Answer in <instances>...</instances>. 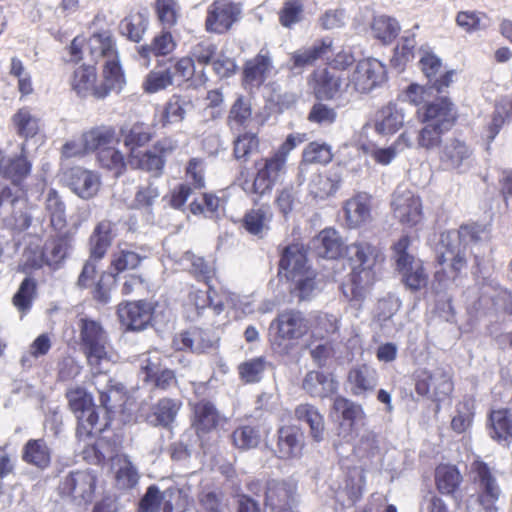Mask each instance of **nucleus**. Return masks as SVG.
<instances>
[{
	"mask_svg": "<svg viewBox=\"0 0 512 512\" xmlns=\"http://www.w3.org/2000/svg\"><path fill=\"white\" fill-rule=\"evenodd\" d=\"M72 89L81 97L92 95L98 99L105 98L110 92H119L124 83H115L110 86L106 77L102 74V81L97 83V73L94 66L81 65L77 67L71 76Z\"/></svg>",
	"mask_w": 512,
	"mask_h": 512,
	"instance_id": "0eeeda50",
	"label": "nucleus"
},
{
	"mask_svg": "<svg viewBox=\"0 0 512 512\" xmlns=\"http://www.w3.org/2000/svg\"><path fill=\"white\" fill-rule=\"evenodd\" d=\"M417 116L421 123L449 131L456 121V110L447 97H440L419 107Z\"/></svg>",
	"mask_w": 512,
	"mask_h": 512,
	"instance_id": "4468645a",
	"label": "nucleus"
},
{
	"mask_svg": "<svg viewBox=\"0 0 512 512\" xmlns=\"http://www.w3.org/2000/svg\"><path fill=\"white\" fill-rule=\"evenodd\" d=\"M350 258L357 263L350 275V294L352 302H361L367 288L375 280L373 270L377 262L383 259L379 249L366 241L355 242L346 247Z\"/></svg>",
	"mask_w": 512,
	"mask_h": 512,
	"instance_id": "20e7f679",
	"label": "nucleus"
},
{
	"mask_svg": "<svg viewBox=\"0 0 512 512\" xmlns=\"http://www.w3.org/2000/svg\"><path fill=\"white\" fill-rule=\"evenodd\" d=\"M304 448V434L296 426H282L278 430L276 453L281 459L300 458Z\"/></svg>",
	"mask_w": 512,
	"mask_h": 512,
	"instance_id": "b1692460",
	"label": "nucleus"
},
{
	"mask_svg": "<svg viewBox=\"0 0 512 512\" xmlns=\"http://www.w3.org/2000/svg\"><path fill=\"white\" fill-rule=\"evenodd\" d=\"M72 248V237L69 233L58 234L49 238L39 256L29 261L32 268H40L44 263L54 269L66 259Z\"/></svg>",
	"mask_w": 512,
	"mask_h": 512,
	"instance_id": "f3484780",
	"label": "nucleus"
},
{
	"mask_svg": "<svg viewBox=\"0 0 512 512\" xmlns=\"http://www.w3.org/2000/svg\"><path fill=\"white\" fill-rule=\"evenodd\" d=\"M345 219L349 227L356 228L371 218V198L367 193H358L344 205Z\"/></svg>",
	"mask_w": 512,
	"mask_h": 512,
	"instance_id": "bb28decb",
	"label": "nucleus"
},
{
	"mask_svg": "<svg viewBox=\"0 0 512 512\" xmlns=\"http://www.w3.org/2000/svg\"><path fill=\"white\" fill-rule=\"evenodd\" d=\"M276 73L272 54L268 48L263 47L256 56L246 61L243 81L245 85L258 88Z\"/></svg>",
	"mask_w": 512,
	"mask_h": 512,
	"instance_id": "dca6fc26",
	"label": "nucleus"
},
{
	"mask_svg": "<svg viewBox=\"0 0 512 512\" xmlns=\"http://www.w3.org/2000/svg\"><path fill=\"white\" fill-rule=\"evenodd\" d=\"M490 435L498 442H508L512 438V419L509 410H493L490 414Z\"/></svg>",
	"mask_w": 512,
	"mask_h": 512,
	"instance_id": "09e8293b",
	"label": "nucleus"
},
{
	"mask_svg": "<svg viewBox=\"0 0 512 512\" xmlns=\"http://www.w3.org/2000/svg\"><path fill=\"white\" fill-rule=\"evenodd\" d=\"M233 444L240 450H249L258 446L260 442L259 431L252 426H241L231 435Z\"/></svg>",
	"mask_w": 512,
	"mask_h": 512,
	"instance_id": "69168bd1",
	"label": "nucleus"
},
{
	"mask_svg": "<svg viewBox=\"0 0 512 512\" xmlns=\"http://www.w3.org/2000/svg\"><path fill=\"white\" fill-rule=\"evenodd\" d=\"M331 47L332 41L326 38L315 42L312 46L298 49L291 54L287 67L294 73H300L305 67L313 65L316 60L328 57Z\"/></svg>",
	"mask_w": 512,
	"mask_h": 512,
	"instance_id": "aec40b11",
	"label": "nucleus"
},
{
	"mask_svg": "<svg viewBox=\"0 0 512 512\" xmlns=\"http://www.w3.org/2000/svg\"><path fill=\"white\" fill-rule=\"evenodd\" d=\"M385 66L375 58H368L358 62L348 77L345 90L352 94L368 93L384 81Z\"/></svg>",
	"mask_w": 512,
	"mask_h": 512,
	"instance_id": "6e6552de",
	"label": "nucleus"
},
{
	"mask_svg": "<svg viewBox=\"0 0 512 512\" xmlns=\"http://www.w3.org/2000/svg\"><path fill=\"white\" fill-rule=\"evenodd\" d=\"M172 68L150 71L143 82L145 92L153 94L174 85Z\"/></svg>",
	"mask_w": 512,
	"mask_h": 512,
	"instance_id": "4d7b16f0",
	"label": "nucleus"
},
{
	"mask_svg": "<svg viewBox=\"0 0 512 512\" xmlns=\"http://www.w3.org/2000/svg\"><path fill=\"white\" fill-rule=\"evenodd\" d=\"M127 163L136 169L148 172L160 173L164 167L165 159L153 149L147 151H133L132 157H128Z\"/></svg>",
	"mask_w": 512,
	"mask_h": 512,
	"instance_id": "8fccbe9b",
	"label": "nucleus"
},
{
	"mask_svg": "<svg viewBox=\"0 0 512 512\" xmlns=\"http://www.w3.org/2000/svg\"><path fill=\"white\" fill-rule=\"evenodd\" d=\"M82 351L87 364L94 374L99 401L107 411L114 408V403L122 399L121 389L110 385L111 379L105 374L112 360L111 345L107 331L100 322L81 318L78 322Z\"/></svg>",
	"mask_w": 512,
	"mask_h": 512,
	"instance_id": "f257e3e1",
	"label": "nucleus"
},
{
	"mask_svg": "<svg viewBox=\"0 0 512 512\" xmlns=\"http://www.w3.org/2000/svg\"><path fill=\"white\" fill-rule=\"evenodd\" d=\"M331 159V147L326 143L311 142L303 151V163L306 164H327Z\"/></svg>",
	"mask_w": 512,
	"mask_h": 512,
	"instance_id": "338daca9",
	"label": "nucleus"
},
{
	"mask_svg": "<svg viewBox=\"0 0 512 512\" xmlns=\"http://www.w3.org/2000/svg\"><path fill=\"white\" fill-rule=\"evenodd\" d=\"M176 42L169 31H161L156 35L150 44L138 47L137 51L142 64L145 67L150 65L151 55L166 56L174 51Z\"/></svg>",
	"mask_w": 512,
	"mask_h": 512,
	"instance_id": "2f4dec72",
	"label": "nucleus"
},
{
	"mask_svg": "<svg viewBox=\"0 0 512 512\" xmlns=\"http://www.w3.org/2000/svg\"><path fill=\"white\" fill-rule=\"evenodd\" d=\"M22 460L44 470L51 463V450L44 439H30L22 449Z\"/></svg>",
	"mask_w": 512,
	"mask_h": 512,
	"instance_id": "e433bc0d",
	"label": "nucleus"
},
{
	"mask_svg": "<svg viewBox=\"0 0 512 512\" xmlns=\"http://www.w3.org/2000/svg\"><path fill=\"white\" fill-rule=\"evenodd\" d=\"M123 143L129 150V156L132 157L133 151H140L138 148L147 144L152 134L150 129L143 123H136L128 129H121Z\"/></svg>",
	"mask_w": 512,
	"mask_h": 512,
	"instance_id": "603ef678",
	"label": "nucleus"
},
{
	"mask_svg": "<svg viewBox=\"0 0 512 512\" xmlns=\"http://www.w3.org/2000/svg\"><path fill=\"white\" fill-rule=\"evenodd\" d=\"M332 408L334 412L341 415V420L347 421L357 426L363 424L365 415L361 405L356 404L342 396H337L334 398Z\"/></svg>",
	"mask_w": 512,
	"mask_h": 512,
	"instance_id": "5fc2aeb1",
	"label": "nucleus"
},
{
	"mask_svg": "<svg viewBox=\"0 0 512 512\" xmlns=\"http://www.w3.org/2000/svg\"><path fill=\"white\" fill-rule=\"evenodd\" d=\"M438 260L441 269L436 271L435 277L440 282L446 280H455L458 273L466 265L465 253L460 249L456 252L454 249L448 248L446 252L441 253Z\"/></svg>",
	"mask_w": 512,
	"mask_h": 512,
	"instance_id": "72a5a7b5",
	"label": "nucleus"
},
{
	"mask_svg": "<svg viewBox=\"0 0 512 512\" xmlns=\"http://www.w3.org/2000/svg\"><path fill=\"white\" fill-rule=\"evenodd\" d=\"M116 485L121 489H131L139 479L138 471L130 459L125 456H118L116 459Z\"/></svg>",
	"mask_w": 512,
	"mask_h": 512,
	"instance_id": "6e6d98bb",
	"label": "nucleus"
},
{
	"mask_svg": "<svg viewBox=\"0 0 512 512\" xmlns=\"http://www.w3.org/2000/svg\"><path fill=\"white\" fill-rule=\"evenodd\" d=\"M280 268L292 282V293L299 301L309 300L319 290L316 272L308 264L306 250L303 245L287 246L281 255Z\"/></svg>",
	"mask_w": 512,
	"mask_h": 512,
	"instance_id": "7ed1b4c3",
	"label": "nucleus"
},
{
	"mask_svg": "<svg viewBox=\"0 0 512 512\" xmlns=\"http://www.w3.org/2000/svg\"><path fill=\"white\" fill-rule=\"evenodd\" d=\"M193 427L197 435L202 437L213 431L221 421V416L214 405L208 401H200L194 406Z\"/></svg>",
	"mask_w": 512,
	"mask_h": 512,
	"instance_id": "c756f323",
	"label": "nucleus"
},
{
	"mask_svg": "<svg viewBox=\"0 0 512 512\" xmlns=\"http://www.w3.org/2000/svg\"><path fill=\"white\" fill-rule=\"evenodd\" d=\"M351 391L354 395H361L371 391L377 384V373L369 366L362 365L353 368L348 375Z\"/></svg>",
	"mask_w": 512,
	"mask_h": 512,
	"instance_id": "79ce46f5",
	"label": "nucleus"
},
{
	"mask_svg": "<svg viewBox=\"0 0 512 512\" xmlns=\"http://www.w3.org/2000/svg\"><path fill=\"white\" fill-rule=\"evenodd\" d=\"M341 178L338 173L314 175L309 183V192L314 198L324 199L334 194L340 186Z\"/></svg>",
	"mask_w": 512,
	"mask_h": 512,
	"instance_id": "a18cd8bd",
	"label": "nucleus"
},
{
	"mask_svg": "<svg viewBox=\"0 0 512 512\" xmlns=\"http://www.w3.org/2000/svg\"><path fill=\"white\" fill-rule=\"evenodd\" d=\"M270 329L275 331L277 339L281 341L298 340L310 329V322L298 310L290 309L281 312L272 321Z\"/></svg>",
	"mask_w": 512,
	"mask_h": 512,
	"instance_id": "ddd939ff",
	"label": "nucleus"
},
{
	"mask_svg": "<svg viewBox=\"0 0 512 512\" xmlns=\"http://www.w3.org/2000/svg\"><path fill=\"white\" fill-rule=\"evenodd\" d=\"M470 472L478 490L479 502L495 503L502 493L497 478L498 471L485 462L476 460L472 463Z\"/></svg>",
	"mask_w": 512,
	"mask_h": 512,
	"instance_id": "f8f14e48",
	"label": "nucleus"
},
{
	"mask_svg": "<svg viewBox=\"0 0 512 512\" xmlns=\"http://www.w3.org/2000/svg\"><path fill=\"white\" fill-rule=\"evenodd\" d=\"M69 49L73 61L82 59L85 53L93 61L103 60V75L110 86H114L115 83H125L116 43L110 31L93 33L86 42L84 38L75 37Z\"/></svg>",
	"mask_w": 512,
	"mask_h": 512,
	"instance_id": "f03ea898",
	"label": "nucleus"
},
{
	"mask_svg": "<svg viewBox=\"0 0 512 512\" xmlns=\"http://www.w3.org/2000/svg\"><path fill=\"white\" fill-rule=\"evenodd\" d=\"M191 102L180 95H172L159 112V123L162 127L181 123L186 116Z\"/></svg>",
	"mask_w": 512,
	"mask_h": 512,
	"instance_id": "f704fd0d",
	"label": "nucleus"
},
{
	"mask_svg": "<svg viewBox=\"0 0 512 512\" xmlns=\"http://www.w3.org/2000/svg\"><path fill=\"white\" fill-rule=\"evenodd\" d=\"M312 248L321 258L337 259L343 254L345 246L335 229L326 228L312 240Z\"/></svg>",
	"mask_w": 512,
	"mask_h": 512,
	"instance_id": "393cba45",
	"label": "nucleus"
},
{
	"mask_svg": "<svg viewBox=\"0 0 512 512\" xmlns=\"http://www.w3.org/2000/svg\"><path fill=\"white\" fill-rule=\"evenodd\" d=\"M114 224L110 220H102L90 236V253L95 260H100L106 254L115 237Z\"/></svg>",
	"mask_w": 512,
	"mask_h": 512,
	"instance_id": "473e14b6",
	"label": "nucleus"
},
{
	"mask_svg": "<svg viewBox=\"0 0 512 512\" xmlns=\"http://www.w3.org/2000/svg\"><path fill=\"white\" fill-rule=\"evenodd\" d=\"M404 111L396 104L389 103L376 114L375 131L380 135H389L397 132L404 123Z\"/></svg>",
	"mask_w": 512,
	"mask_h": 512,
	"instance_id": "c85d7f7f",
	"label": "nucleus"
},
{
	"mask_svg": "<svg viewBox=\"0 0 512 512\" xmlns=\"http://www.w3.org/2000/svg\"><path fill=\"white\" fill-rule=\"evenodd\" d=\"M296 145L295 138L289 135L276 151L262 160L263 164L261 166L257 164V173L253 183L250 185L245 180L242 188L258 195L270 192L273 186L286 174L288 155Z\"/></svg>",
	"mask_w": 512,
	"mask_h": 512,
	"instance_id": "39448f33",
	"label": "nucleus"
},
{
	"mask_svg": "<svg viewBox=\"0 0 512 512\" xmlns=\"http://www.w3.org/2000/svg\"><path fill=\"white\" fill-rule=\"evenodd\" d=\"M273 213L268 205L248 211L243 218V227L252 235L263 237L269 229Z\"/></svg>",
	"mask_w": 512,
	"mask_h": 512,
	"instance_id": "4c0bfd02",
	"label": "nucleus"
},
{
	"mask_svg": "<svg viewBox=\"0 0 512 512\" xmlns=\"http://www.w3.org/2000/svg\"><path fill=\"white\" fill-rule=\"evenodd\" d=\"M97 159L103 168L113 171L116 176L121 175L125 170V158L114 145L98 152Z\"/></svg>",
	"mask_w": 512,
	"mask_h": 512,
	"instance_id": "bf43d9fd",
	"label": "nucleus"
},
{
	"mask_svg": "<svg viewBox=\"0 0 512 512\" xmlns=\"http://www.w3.org/2000/svg\"><path fill=\"white\" fill-rule=\"evenodd\" d=\"M242 9L230 0H215L207 9L205 28L210 33L223 34L239 21Z\"/></svg>",
	"mask_w": 512,
	"mask_h": 512,
	"instance_id": "9b49d317",
	"label": "nucleus"
},
{
	"mask_svg": "<svg viewBox=\"0 0 512 512\" xmlns=\"http://www.w3.org/2000/svg\"><path fill=\"white\" fill-rule=\"evenodd\" d=\"M148 27V17L143 12H132L119 23L120 33L133 42H140Z\"/></svg>",
	"mask_w": 512,
	"mask_h": 512,
	"instance_id": "c03bdc74",
	"label": "nucleus"
},
{
	"mask_svg": "<svg viewBox=\"0 0 512 512\" xmlns=\"http://www.w3.org/2000/svg\"><path fill=\"white\" fill-rule=\"evenodd\" d=\"M121 324L127 330L140 331L147 327L152 317V307L146 301L127 302L118 307Z\"/></svg>",
	"mask_w": 512,
	"mask_h": 512,
	"instance_id": "6ab92c4d",
	"label": "nucleus"
},
{
	"mask_svg": "<svg viewBox=\"0 0 512 512\" xmlns=\"http://www.w3.org/2000/svg\"><path fill=\"white\" fill-rule=\"evenodd\" d=\"M296 503V486L288 482L271 481L268 483L265 505L272 511L292 509Z\"/></svg>",
	"mask_w": 512,
	"mask_h": 512,
	"instance_id": "5701e85b",
	"label": "nucleus"
},
{
	"mask_svg": "<svg viewBox=\"0 0 512 512\" xmlns=\"http://www.w3.org/2000/svg\"><path fill=\"white\" fill-rule=\"evenodd\" d=\"M461 476L455 467L441 466L436 470V483L442 494H452L459 486Z\"/></svg>",
	"mask_w": 512,
	"mask_h": 512,
	"instance_id": "052dcab7",
	"label": "nucleus"
},
{
	"mask_svg": "<svg viewBox=\"0 0 512 512\" xmlns=\"http://www.w3.org/2000/svg\"><path fill=\"white\" fill-rule=\"evenodd\" d=\"M297 420L309 425L310 436L314 442L320 443L325 439L324 418L318 409L311 404H301L295 409Z\"/></svg>",
	"mask_w": 512,
	"mask_h": 512,
	"instance_id": "c9c22d12",
	"label": "nucleus"
},
{
	"mask_svg": "<svg viewBox=\"0 0 512 512\" xmlns=\"http://www.w3.org/2000/svg\"><path fill=\"white\" fill-rule=\"evenodd\" d=\"M314 91L317 97L333 99L342 91L340 75L326 68L318 69L313 73Z\"/></svg>",
	"mask_w": 512,
	"mask_h": 512,
	"instance_id": "7c9ffc66",
	"label": "nucleus"
},
{
	"mask_svg": "<svg viewBox=\"0 0 512 512\" xmlns=\"http://www.w3.org/2000/svg\"><path fill=\"white\" fill-rule=\"evenodd\" d=\"M409 245L410 239L402 236L393 246V258L406 285L413 290H418L426 285L427 275L421 262L407 252Z\"/></svg>",
	"mask_w": 512,
	"mask_h": 512,
	"instance_id": "1a4fd4ad",
	"label": "nucleus"
},
{
	"mask_svg": "<svg viewBox=\"0 0 512 512\" xmlns=\"http://www.w3.org/2000/svg\"><path fill=\"white\" fill-rule=\"evenodd\" d=\"M98 476L94 470H74L64 475L59 482L60 494L76 505H86L93 501Z\"/></svg>",
	"mask_w": 512,
	"mask_h": 512,
	"instance_id": "423d86ee",
	"label": "nucleus"
},
{
	"mask_svg": "<svg viewBox=\"0 0 512 512\" xmlns=\"http://www.w3.org/2000/svg\"><path fill=\"white\" fill-rule=\"evenodd\" d=\"M471 151L458 139H450L439 153L441 166L445 170L464 171L470 165Z\"/></svg>",
	"mask_w": 512,
	"mask_h": 512,
	"instance_id": "412c9836",
	"label": "nucleus"
},
{
	"mask_svg": "<svg viewBox=\"0 0 512 512\" xmlns=\"http://www.w3.org/2000/svg\"><path fill=\"white\" fill-rule=\"evenodd\" d=\"M10 75L17 79V88L21 98L33 93L34 89L31 75L24 67L23 62L17 57L11 59Z\"/></svg>",
	"mask_w": 512,
	"mask_h": 512,
	"instance_id": "0e129e2a",
	"label": "nucleus"
},
{
	"mask_svg": "<svg viewBox=\"0 0 512 512\" xmlns=\"http://www.w3.org/2000/svg\"><path fill=\"white\" fill-rule=\"evenodd\" d=\"M371 31L375 38L384 44L391 43L400 31V25L395 18L378 15L373 18Z\"/></svg>",
	"mask_w": 512,
	"mask_h": 512,
	"instance_id": "3c124183",
	"label": "nucleus"
},
{
	"mask_svg": "<svg viewBox=\"0 0 512 512\" xmlns=\"http://www.w3.org/2000/svg\"><path fill=\"white\" fill-rule=\"evenodd\" d=\"M86 150L101 152L118 142L115 129L111 126H98L83 133Z\"/></svg>",
	"mask_w": 512,
	"mask_h": 512,
	"instance_id": "58836bf2",
	"label": "nucleus"
},
{
	"mask_svg": "<svg viewBox=\"0 0 512 512\" xmlns=\"http://www.w3.org/2000/svg\"><path fill=\"white\" fill-rule=\"evenodd\" d=\"M392 207L395 217L410 226L422 219V203L418 195L404 186H398L393 194Z\"/></svg>",
	"mask_w": 512,
	"mask_h": 512,
	"instance_id": "2eb2a0df",
	"label": "nucleus"
},
{
	"mask_svg": "<svg viewBox=\"0 0 512 512\" xmlns=\"http://www.w3.org/2000/svg\"><path fill=\"white\" fill-rule=\"evenodd\" d=\"M17 133L25 138L36 135L39 129L38 119L28 108L19 109L12 118Z\"/></svg>",
	"mask_w": 512,
	"mask_h": 512,
	"instance_id": "13d9d810",
	"label": "nucleus"
},
{
	"mask_svg": "<svg viewBox=\"0 0 512 512\" xmlns=\"http://www.w3.org/2000/svg\"><path fill=\"white\" fill-rule=\"evenodd\" d=\"M412 138L407 132L401 133L389 147H377L371 152V157L380 165H389L398 154L411 148Z\"/></svg>",
	"mask_w": 512,
	"mask_h": 512,
	"instance_id": "a19ab883",
	"label": "nucleus"
},
{
	"mask_svg": "<svg viewBox=\"0 0 512 512\" xmlns=\"http://www.w3.org/2000/svg\"><path fill=\"white\" fill-rule=\"evenodd\" d=\"M145 258L128 245H119L112 254L111 269L115 275L125 270L137 268Z\"/></svg>",
	"mask_w": 512,
	"mask_h": 512,
	"instance_id": "49530a36",
	"label": "nucleus"
},
{
	"mask_svg": "<svg viewBox=\"0 0 512 512\" xmlns=\"http://www.w3.org/2000/svg\"><path fill=\"white\" fill-rule=\"evenodd\" d=\"M259 138L254 132H239L233 140V155L237 160L248 161L259 149Z\"/></svg>",
	"mask_w": 512,
	"mask_h": 512,
	"instance_id": "864d4df0",
	"label": "nucleus"
},
{
	"mask_svg": "<svg viewBox=\"0 0 512 512\" xmlns=\"http://www.w3.org/2000/svg\"><path fill=\"white\" fill-rule=\"evenodd\" d=\"M181 407V402L176 399L163 398L153 406L152 413L148 416V421L153 425L167 427L174 422Z\"/></svg>",
	"mask_w": 512,
	"mask_h": 512,
	"instance_id": "37998d69",
	"label": "nucleus"
},
{
	"mask_svg": "<svg viewBox=\"0 0 512 512\" xmlns=\"http://www.w3.org/2000/svg\"><path fill=\"white\" fill-rule=\"evenodd\" d=\"M45 211L49 216L50 225L55 231L65 228L66 206L61 196L55 189H49L45 195Z\"/></svg>",
	"mask_w": 512,
	"mask_h": 512,
	"instance_id": "ea45409f",
	"label": "nucleus"
},
{
	"mask_svg": "<svg viewBox=\"0 0 512 512\" xmlns=\"http://www.w3.org/2000/svg\"><path fill=\"white\" fill-rule=\"evenodd\" d=\"M31 162L25 154V145L21 146L19 155H2L0 150V174L14 185H20L30 174Z\"/></svg>",
	"mask_w": 512,
	"mask_h": 512,
	"instance_id": "4be33fe9",
	"label": "nucleus"
},
{
	"mask_svg": "<svg viewBox=\"0 0 512 512\" xmlns=\"http://www.w3.org/2000/svg\"><path fill=\"white\" fill-rule=\"evenodd\" d=\"M218 340L209 333L195 329L183 332L175 337L174 345L179 350L188 349L194 353H206L216 348Z\"/></svg>",
	"mask_w": 512,
	"mask_h": 512,
	"instance_id": "a878e982",
	"label": "nucleus"
},
{
	"mask_svg": "<svg viewBox=\"0 0 512 512\" xmlns=\"http://www.w3.org/2000/svg\"><path fill=\"white\" fill-rule=\"evenodd\" d=\"M302 387L312 397L325 398L337 391L338 383L332 374L310 371L304 377Z\"/></svg>",
	"mask_w": 512,
	"mask_h": 512,
	"instance_id": "cd10ccee",
	"label": "nucleus"
},
{
	"mask_svg": "<svg viewBox=\"0 0 512 512\" xmlns=\"http://www.w3.org/2000/svg\"><path fill=\"white\" fill-rule=\"evenodd\" d=\"M198 503L203 512H224L227 503L222 492L203 490L198 495Z\"/></svg>",
	"mask_w": 512,
	"mask_h": 512,
	"instance_id": "774afa93",
	"label": "nucleus"
},
{
	"mask_svg": "<svg viewBox=\"0 0 512 512\" xmlns=\"http://www.w3.org/2000/svg\"><path fill=\"white\" fill-rule=\"evenodd\" d=\"M415 46L416 40L413 34L402 37L401 43L395 48L393 58L391 59L392 65L398 71H402L404 66L414 58Z\"/></svg>",
	"mask_w": 512,
	"mask_h": 512,
	"instance_id": "e2e57ef3",
	"label": "nucleus"
},
{
	"mask_svg": "<svg viewBox=\"0 0 512 512\" xmlns=\"http://www.w3.org/2000/svg\"><path fill=\"white\" fill-rule=\"evenodd\" d=\"M452 77L453 71H447L441 75L440 79H436L433 85H427L424 87L418 84H411L406 91V97L414 105H420L425 101L424 96L430 90H435L437 93L443 92L444 89L451 84Z\"/></svg>",
	"mask_w": 512,
	"mask_h": 512,
	"instance_id": "de8ad7c7",
	"label": "nucleus"
},
{
	"mask_svg": "<svg viewBox=\"0 0 512 512\" xmlns=\"http://www.w3.org/2000/svg\"><path fill=\"white\" fill-rule=\"evenodd\" d=\"M66 181L70 189L80 198L88 200L99 191L100 176L91 170L74 167L66 174Z\"/></svg>",
	"mask_w": 512,
	"mask_h": 512,
	"instance_id": "a211bd4d",
	"label": "nucleus"
},
{
	"mask_svg": "<svg viewBox=\"0 0 512 512\" xmlns=\"http://www.w3.org/2000/svg\"><path fill=\"white\" fill-rule=\"evenodd\" d=\"M415 389L421 396L433 397L437 401L444 400L453 391L450 370L436 367L432 370L420 371Z\"/></svg>",
	"mask_w": 512,
	"mask_h": 512,
	"instance_id": "9d476101",
	"label": "nucleus"
},
{
	"mask_svg": "<svg viewBox=\"0 0 512 512\" xmlns=\"http://www.w3.org/2000/svg\"><path fill=\"white\" fill-rule=\"evenodd\" d=\"M51 339L48 334H40L29 346V350L21 358V364L25 368L35 365L39 357L45 356L51 349Z\"/></svg>",
	"mask_w": 512,
	"mask_h": 512,
	"instance_id": "680f3d73",
	"label": "nucleus"
}]
</instances>
